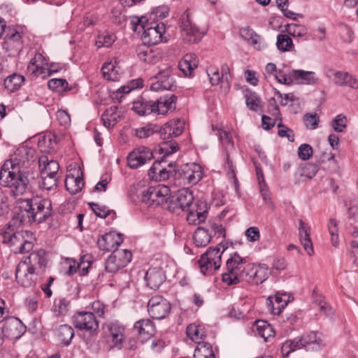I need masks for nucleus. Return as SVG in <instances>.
Listing matches in <instances>:
<instances>
[{"mask_svg": "<svg viewBox=\"0 0 358 358\" xmlns=\"http://www.w3.org/2000/svg\"><path fill=\"white\" fill-rule=\"evenodd\" d=\"M245 103L248 108L253 111H257L260 107L261 99L255 93L250 91L245 94Z\"/></svg>", "mask_w": 358, "mask_h": 358, "instance_id": "nucleus-50", "label": "nucleus"}, {"mask_svg": "<svg viewBox=\"0 0 358 358\" xmlns=\"http://www.w3.org/2000/svg\"><path fill=\"white\" fill-rule=\"evenodd\" d=\"M175 178L179 185H194L203 178V169L196 163H187L180 166Z\"/></svg>", "mask_w": 358, "mask_h": 358, "instance_id": "nucleus-8", "label": "nucleus"}, {"mask_svg": "<svg viewBox=\"0 0 358 358\" xmlns=\"http://www.w3.org/2000/svg\"><path fill=\"white\" fill-rule=\"evenodd\" d=\"M327 76L329 78L331 79L335 84L338 85H347V79L348 77V73L347 72L329 70L327 72Z\"/></svg>", "mask_w": 358, "mask_h": 358, "instance_id": "nucleus-51", "label": "nucleus"}, {"mask_svg": "<svg viewBox=\"0 0 358 358\" xmlns=\"http://www.w3.org/2000/svg\"><path fill=\"white\" fill-rule=\"evenodd\" d=\"M217 135L218 136L220 141L222 145L224 146L226 150L233 147V142L231 141V134L224 130L219 129L217 131Z\"/></svg>", "mask_w": 358, "mask_h": 358, "instance_id": "nucleus-64", "label": "nucleus"}, {"mask_svg": "<svg viewBox=\"0 0 358 358\" xmlns=\"http://www.w3.org/2000/svg\"><path fill=\"white\" fill-rule=\"evenodd\" d=\"M248 264L246 259L237 252L231 254L226 262L225 271L222 275V281L228 285H232L243 280Z\"/></svg>", "mask_w": 358, "mask_h": 358, "instance_id": "nucleus-4", "label": "nucleus"}, {"mask_svg": "<svg viewBox=\"0 0 358 358\" xmlns=\"http://www.w3.org/2000/svg\"><path fill=\"white\" fill-rule=\"evenodd\" d=\"M211 236L203 227H198L194 234V241L196 246L205 247L210 241Z\"/></svg>", "mask_w": 358, "mask_h": 358, "instance_id": "nucleus-45", "label": "nucleus"}, {"mask_svg": "<svg viewBox=\"0 0 358 358\" xmlns=\"http://www.w3.org/2000/svg\"><path fill=\"white\" fill-rule=\"evenodd\" d=\"M259 192H260L265 203L267 204L270 208L273 209L274 205H273V203L272 202V200H271V198L270 196V192H269L268 187L265 181L262 180V182H260V183H259Z\"/></svg>", "mask_w": 358, "mask_h": 358, "instance_id": "nucleus-60", "label": "nucleus"}, {"mask_svg": "<svg viewBox=\"0 0 358 358\" xmlns=\"http://www.w3.org/2000/svg\"><path fill=\"white\" fill-rule=\"evenodd\" d=\"M123 238L120 234L109 232L104 234L97 241L99 248L103 251H110L120 245Z\"/></svg>", "mask_w": 358, "mask_h": 358, "instance_id": "nucleus-29", "label": "nucleus"}, {"mask_svg": "<svg viewBox=\"0 0 358 358\" xmlns=\"http://www.w3.org/2000/svg\"><path fill=\"white\" fill-rule=\"evenodd\" d=\"M178 66L185 74H190L198 66L197 57L194 54H187L179 62Z\"/></svg>", "mask_w": 358, "mask_h": 358, "instance_id": "nucleus-40", "label": "nucleus"}, {"mask_svg": "<svg viewBox=\"0 0 358 358\" xmlns=\"http://www.w3.org/2000/svg\"><path fill=\"white\" fill-rule=\"evenodd\" d=\"M170 196V188L164 185H158L145 189L143 193L142 200L148 206H158L166 203Z\"/></svg>", "mask_w": 358, "mask_h": 358, "instance_id": "nucleus-10", "label": "nucleus"}, {"mask_svg": "<svg viewBox=\"0 0 358 358\" xmlns=\"http://www.w3.org/2000/svg\"><path fill=\"white\" fill-rule=\"evenodd\" d=\"M171 305L169 302L162 296H154L148 303V311L153 319H164L169 315Z\"/></svg>", "mask_w": 358, "mask_h": 358, "instance_id": "nucleus-16", "label": "nucleus"}, {"mask_svg": "<svg viewBox=\"0 0 358 358\" xmlns=\"http://www.w3.org/2000/svg\"><path fill=\"white\" fill-rule=\"evenodd\" d=\"M138 338L144 342L152 338L155 334V327L150 319H142L137 321L134 326Z\"/></svg>", "mask_w": 358, "mask_h": 358, "instance_id": "nucleus-24", "label": "nucleus"}, {"mask_svg": "<svg viewBox=\"0 0 358 358\" xmlns=\"http://www.w3.org/2000/svg\"><path fill=\"white\" fill-rule=\"evenodd\" d=\"M57 336L63 345L68 346L74 336V330L69 325H61L57 330Z\"/></svg>", "mask_w": 358, "mask_h": 358, "instance_id": "nucleus-41", "label": "nucleus"}, {"mask_svg": "<svg viewBox=\"0 0 358 358\" xmlns=\"http://www.w3.org/2000/svg\"><path fill=\"white\" fill-rule=\"evenodd\" d=\"M115 39V36L110 34H103L98 36L96 44L98 48L106 47L112 45Z\"/></svg>", "mask_w": 358, "mask_h": 358, "instance_id": "nucleus-58", "label": "nucleus"}, {"mask_svg": "<svg viewBox=\"0 0 358 358\" xmlns=\"http://www.w3.org/2000/svg\"><path fill=\"white\" fill-rule=\"evenodd\" d=\"M329 232L331 235V244L334 247H337L339 244V238L338 234V227L336 221L334 219H330L328 224Z\"/></svg>", "mask_w": 358, "mask_h": 358, "instance_id": "nucleus-56", "label": "nucleus"}, {"mask_svg": "<svg viewBox=\"0 0 358 358\" xmlns=\"http://www.w3.org/2000/svg\"><path fill=\"white\" fill-rule=\"evenodd\" d=\"M83 172L79 167L69 171L65 179L66 190L74 194L79 192L84 186Z\"/></svg>", "mask_w": 358, "mask_h": 358, "instance_id": "nucleus-20", "label": "nucleus"}, {"mask_svg": "<svg viewBox=\"0 0 358 358\" xmlns=\"http://www.w3.org/2000/svg\"><path fill=\"white\" fill-rule=\"evenodd\" d=\"M153 157L152 150L145 146L134 148L127 156V164L133 169H138L150 162Z\"/></svg>", "mask_w": 358, "mask_h": 358, "instance_id": "nucleus-17", "label": "nucleus"}, {"mask_svg": "<svg viewBox=\"0 0 358 358\" xmlns=\"http://www.w3.org/2000/svg\"><path fill=\"white\" fill-rule=\"evenodd\" d=\"M176 99V96L174 95L169 97H160L157 101H154V113L165 115L174 110Z\"/></svg>", "mask_w": 358, "mask_h": 358, "instance_id": "nucleus-32", "label": "nucleus"}, {"mask_svg": "<svg viewBox=\"0 0 358 358\" xmlns=\"http://www.w3.org/2000/svg\"><path fill=\"white\" fill-rule=\"evenodd\" d=\"M166 279L164 271L160 268H149L145 275L147 285L152 289H158Z\"/></svg>", "mask_w": 358, "mask_h": 358, "instance_id": "nucleus-30", "label": "nucleus"}, {"mask_svg": "<svg viewBox=\"0 0 358 358\" xmlns=\"http://www.w3.org/2000/svg\"><path fill=\"white\" fill-rule=\"evenodd\" d=\"M35 159V150L27 146H21L15 150L10 159L4 162L2 167L15 171L27 173L26 170Z\"/></svg>", "mask_w": 358, "mask_h": 358, "instance_id": "nucleus-6", "label": "nucleus"}, {"mask_svg": "<svg viewBox=\"0 0 358 358\" xmlns=\"http://www.w3.org/2000/svg\"><path fill=\"white\" fill-rule=\"evenodd\" d=\"M120 115L117 106H113L103 112L101 115V120L106 127L110 128L117 124Z\"/></svg>", "mask_w": 358, "mask_h": 358, "instance_id": "nucleus-38", "label": "nucleus"}, {"mask_svg": "<svg viewBox=\"0 0 358 358\" xmlns=\"http://www.w3.org/2000/svg\"><path fill=\"white\" fill-rule=\"evenodd\" d=\"M4 336L11 340L20 338L26 331V327L16 317H10L5 321L2 327Z\"/></svg>", "mask_w": 358, "mask_h": 358, "instance_id": "nucleus-19", "label": "nucleus"}, {"mask_svg": "<svg viewBox=\"0 0 358 358\" xmlns=\"http://www.w3.org/2000/svg\"><path fill=\"white\" fill-rule=\"evenodd\" d=\"M162 161H156L150 168L148 175L152 180H165L169 178L171 171L162 166Z\"/></svg>", "mask_w": 358, "mask_h": 358, "instance_id": "nucleus-37", "label": "nucleus"}, {"mask_svg": "<svg viewBox=\"0 0 358 358\" xmlns=\"http://www.w3.org/2000/svg\"><path fill=\"white\" fill-rule=\"evenodd\" d=\"M138 57L148 64H155L161 59L160 51L157 48L142 44L136 49Z\"/></svg>", "mask_w": 358, "mask_h": 358, "instance_id": "nucleus-27", "label": "nucleus"}, {"mask_svg": "<svg viewBox=\"0 0 358 358\" xmlns=\"http://www.w3.org/2000/svg\"><path fill=\"white\" fill-rule=\"evenodd\" d=\"M256 328L258 334L265 341L274 337L275 330L273 327L264 320H258L256 322Z\"/></svg>", "mask_w": 358, "mask_h": 358, "instance_id": "nucleus-43", "label": "nucleus"}, {"mask_svg": "<svg viewBox=\"0 0 358 358\" xmlns=\"http://www.w3.org/2000/svg\"><path fill=\"white\" fill-rule=\"evenodd\" d=\"M291 76L294 78V82L301 85H314L317 82V78L315 77V72L306 71L303 70L291 71Z\"/></svg>", "mask_w": 358, "mask_h": 358, "instance_id": "nucleus-35", "label": "nucleus"}, {"mask_svg": "<svg viewBox=\"0 0 358 358\" xmlns=\"http://www.w3.org/2000/svg\"><path fill=\"white\" fill-rule=\"evenodd\" d=\"M179 149L178 145L176 141H171L163 142L160 145L159 152L163 155L161 159L162 162H165V158L178 151Z\"/></svg>", "mask_w": 358, "mask_h": 358, "instance_id": "nucleus-47", "label": "nucleus"}, {"mask_svg": "<svg viewBox=\"0 0 358 358\" xmlns=\"http://www.w3.org/2000/svg\"><path fill=\"white\" fill-rule=\"evenodd\" d=\"M222 251L220 247L210 248L201 256L198 263L201 272L204 275H210L214 271H217L220 268L222 255L225 250L224 246H222Z\"/></svg>", "mask_w": 358, "mask_h": 358, "instance_id": "nucleus-9", "label": "nucleus"}, {"mask_svg": "<svg viewBox=\"0 0 358 358\" xmlns=\"http://www.w3.org/2000/svg\"><path fill=\"white\" fill-rule=\"evenodd\" d=\"M23 82V76L13 73L4 79V86L8 91L12 92L17 90Z\"/></svg>", "mask_w": 358, "mask_h": 358, "instance_id": "nucleus-46", "label": "nucleus"}, {"mask_svg": "<svg viewBox=\"0 0 358 358\" xmlns=\"http://www.w3.org/2000/svg\"><path fill=\"white\" fill-rule=\"evenodd\" d=\"M207 214L206 206L202 202L199 203L195 209H192L189 211L187 215V221L189 224H199L205 221Z\"/></svg>", "mask_w": 358, "mask_h": 358, "instance_id": "nucleus-33", "label": "nucleus"}, {"mask_svg": "<svg viewBox=\"0 0 358 358\" xmlns=\"http://www.w3.org/2000/svg\"><path fill=\"white\" fill-rule=\"evenodd\" d=\"M59 176H41V187L47 190L55 189L57 187Z\"/></svg>", "mask_w": 358, "mask_h": 358, "instance_id": "nucleus-57", "label": "nucleus"}, {"mask_svg": "<svg viewBox=\"0 0 358 358\" xmlns=\"http://www.w3.org/2000/svg\"><path fill=\"white\" fill-rule=\"evenodd\" d=\"M132 110L140 115L150 114L154 112V101L140 98L134 101Z\"/></svg>", "mask_w": 358, "mask_h": 358, "instance_id": "nucleus-39", "label": "nucleus"}, {"mask_svg": "<svg viewBox=\"0 0 358 358\" xmlns=\"http://www.w3.org/2000/svg\"><path fill=\"white\" fill-rule=\"evenodd\" d=\"M101 71L104 78L110 81L119 80L122 75L120 67L115 62L104 64Z\"/></svg>", "mask_w": 358, "mask_h": 358, "instance_id": "nucleus-36", "label": "nucleus"}, {"mask_svg": "<svg viewBox=\"0 0 358 358\" xmlns=\"http://www.w3.org/2000/svg\"><path fill=\"white\" fill-rule=\"evenodd\" d=\"M276 46L280 51L288 52L292 50L294 44L292 38L286 34H278L277 36Z\"/></svg>", "mask_w": 358, "mask_h": 358, "instance_id": "nucleus-49", "label": "nucleus"}, {"mask_svg": "<svg viewBox=\"0 0 358 358\" xmlns=\"http://www.w3.org/2000/svg\"><path fill=\"white\" fill-rule=\"evenodd\" d=\"M3 47L6 51L20 52L22 48L21 34L15 29L8 28Z\"/></svg>", "mask_w": 358, "mask_h": 358, "instance_id": "nucleus-26", "label": "nucleus"}, {"mask_svg": "<svg viewBox=\"0 0 358 358\" xmlns=\"http://www.w3.org/2000/svg\"><path fill=\"white\" fill-rule=\"evenodd\" d=\"M193 201L192 192L188 188H182L178 190L172 199L169 205V209L173 213L180 214V212L189 210Z\"/></svg>", "mask_w": 358, "mask_h": 358, "instance_id": "nucleus-13", "label": "nucleus"}, {"mask_svg": "<svg viewBox=\"0 0 358 358\" xmlns=\"http://www.w3.org/2000/svg\"><path fill=\"white\" fill-rule=\"evenodd\" d=\"M213 355H214V352L210 343L199 342L194 350V358H201L202 357H210Z\"/></svg>", "mask_w": 358, "mask_h": 358, "instance_id": "nucleus-48", "label": "nucleus"}, {"mask_svg": "<svg viewBox=\"0 0 358 358\" xmlns=\"http://www.w3.org/2000/svg\"><path fill=\"white\" fill-rule=\"evenodd\" d=\"M181 35L184 41L195 43L203 37V34L192 22L190 13L186 10L180 17Z\"/></svg>", "mask_w": 358, "mask_h": 358, "instance_id": "nucleus-11", "label": "nucleus"}, {"mask_svg": "<svg viewBox=\"0 0 358 358\" xmlns=\"http://www.w3.org/2000/svg\"><path fill=\"white\" fill-rule=\"evenodd\" d=\"M13 211V222L41 223L52 215V203L49 199L31 198L20 200Z\"/></svg>", "mask_w": 358, "mask_h": 358, "instance_id": "nucleus-1", "label": "nucleus"}, {"mask_svg": "<svg viewBox=\"0 0 358 358\" xmlns=\"http://www.w3.org/2000/svg\"><path fill=\"white\" fill-rule=\"evenodd\" d=\"M185 123L180 119L172 120L159 128L160 136L163 139L177 137L183 131Z\"/></svg>", "mask_w": 358, "mask_h": 358, "instance_id": "nucleus-28", "label": "nucleus"}, {"mask_svg": "<svg viewBox=\"0 0 358 358\" xmlns=\"http://www.w3.org/2000/svg\"><path fill=\"white\" fill-rule=\"evenodd\" d=\"M147 19L145 17H136L132 20L133 29L136 31L138 27L143 29V38L145 43L150 45H155L162 41V36L165 31V26L163 23H159L152 26L145 24Z\"/></svg>", "mask_w": 358, "mask_h": 358, "instance_id": "nucleus-7", "label": "nucleus"}, {"mask_svg": "<svg viewBox=\"0 0 358 358\" xmlns=\"http://www.w3.org/2000/svg\"><path fill=\"white\" fill-rule=\"evenodd\" d=\"M240 34L243 38L258 50H262L266 46L262 41L261 36L250 27L241 29Z\"/></svg>", "mask_w": 358, "mask_h": 358, "instance_id": "nucleus-34", "label": "nucleus"}, {"mask_svg": "<svg viewBox=\"0 0 358 358\" xmlns=\"http://www.w3.org/2000/svg\"><path fill=\"white\" fill-rule=\"evenodd\" d=\"M93 262V257L90 254H86L80 257V262H78V272L80 275H85L88 273V269Z\"/></svg>", "mask_w": 358, "mask_h": 358, "instance_id": "nucleus-53", "label": "nucleus"}, {"mask_svg": "<svg viewBox=\"0 0 358 358\" xmlns=\"http://www.w3.org/2000/svg\"><path fill=\"white\" fill-rule=\"evenodd\" d=\"M186 333L187 336L193 341L199 343L200 340L206 338V334L204 328L195 323L187 326Z\"/></svg>", "mask_w": 358, "mask_h": 358, "instance_id": "nucleus-42", "label": "nucleus"}, {"mask_svg": "<svg viewBox=\"0 0 358 358\" xmlns=\"http://www.w3.org/2000/svg\"><path fill=\"white\" fill-rule=\"evenodd\" d=\"M48 86L50 90L57 91L58 92L69 91L71 90L69 87L68 82L62 78H52L50 80L48 83Z\"/></svg>", "mask_w": 358, "mask_h": 358, "instance_id": "nucleus-52", "label": "nucleus"}, {"mask_svg": "<svg viewBox=\"0 0 358 358\" xmlns=\"http://www.w3.org/2000/svg\"><path fill=\"white\" fill-rule=\"evenodd\" d=\"M69 301L64 298L55 299L52 310L57 315H64L68 311Z\"/></svg>", "mask_w": 358, "mask_h": 358, "instance_id": "nucleus-55", "label": "nucleus"}, {"mask_svg": "<svg viewBox=\"0 0 358 358\" xmlns=\"http://www.w3.org/2000/svg\"><path fill=\"white\" fill-rule=\"evenodd\" d=\"M303 120L307 129H315L317 127L319 117L316 113H306Z\"/></svg>", "mask_w": 358, "mask_h": 358, "instance_id": "nucleus-63", "label": "nucleus"}, {"mask_svg": "<svg viewBox=\"0 0 358 358\" xmlns=\"http://www.w3.org/2000/svg\"><path fill=\"white\" fill-rule=\"evenodd\" d=\"M296 338L300 349L305 348L307 350L317 351L321 349L323 345L322 339L315 331L308 332Z\"/></svg>", "mask_w": 358, "mask_h": 358, "instance_id": "nucleus-21", "label": "nucleus"}, {"mask_svg": "<svg viewBox=\"0 0 358 358\" xmlns=\"http://www.w3.org/2000/svg\"><path fill=\"white\" fill-rule=\"evenodd\" d=\"M131 259V253L127 250H115L108 257L105 269L108 273H115L126 266Z\"/></svg>", "mask_w": 358, "mask_h": 358, "instance_id": "nucleus-14", "label": "nucleus"}, {"mask_svg": "<svg viewBox=\"0 0 358 358\" xmlns=\"http://www.w3.org/2000/svg\"><path fill=\"white\" fill-rule=\"evenodd\" d=\"M286 31L294 37H301L307 34L305 26L298 24H289L286 26Z\"/></svg>", "mask_w": 358, "mask_h": 358, "instance_id": "nucleus-54", "label": "nucleus"}, {"mask_svg": "<svg viewBox=\"0 0 358 358\" xmlns=\"http://www.w3.org/2000/svg\"><path fill=\"white\" fill-rule=\"evenodd\" d=\"M159 130V127L157 124H147L143 127L134 129L133 133L138 138H146L158 132Z\"/></svg>", "mask_w": 358, "mask_h": 358, "instance_id": "nucleus-44", "label": "nucleus"}, {"mask_svg": "<svg viewBox=\"0 0 358 358\" xmlns=\"http://www.w3.org/2000/svg\"><path fill=\"white\" fill-rule=\"evenodd\" d=\"M22 222H14L13 217L1 231L2 242L11 248L14 253H24L31 251L34 247L35 237L29 231H20L18 227Z\"/></svg>", "mask_w": 358, "mask_h": 358, "instance_id": "nucleus-2", "label": "nucleus"}, {"mask_svg": "<svg viewBox=\"0 0 358 358\" xmlns=\"http://www.w3.org/2000/svg\"><path fill=\"white\" fill-rule=\"evenodd\" d=\"M27 173L15 171L1 167L0 171V183L9 189L13 196L22 195L27 189Z\"/></svg>", "mask_w": 358, "mask_h": 358, "instance_id": "nucleus-5", "label": "nucleus"}, {"mask_svg": "<svg viewBox=\"0 0 358 358\" xmlns=\"http://www.w3.org/2000/svg\"><path fill=\"white\" fill-rule=\"evenodd\" d=\"M41 176H59V163L53 159H49L47 156H42L38 161Z\"/></svg>", "mask_w": 358, "mask_h": 358, "instance_id": "nucleus-31", "label": "nucleus"}, {"mask_svg": "<svg viewBox=\"0 0 358 358\" xmlns=\"http://www.w3.org/2000/svg\"><path fill=\"white\" fill-rule=\"evenodd\" d=\"M289 301V296L287 293H276L266 299V306L269 311L273 315H279Z\"/></svg>", "mask_w": 358, "mask_h": 358, "instance_id": "nucleus-22", "label": "nucleus"}, {"mask_svg": "<svg viewBox=\"0 0 358 358\" xmlns=\"http://www.w3.org/2000/svg\"><path fill=\"white\" fill-rule=\"evenodd\" d=\"M172 71V69L169 66L160 70L158 73L151 79L152 80L150 86L151 90L155 92L173 90L176 87V85Z\"/></svg>", "mask_w": 358, "mask_h": 358, "instance_id": "nucleus-15", "label": "nucleus"}, {"mask_svg": "<svg viewBox=\"0 0 358 358\" xmlns=\"http://www.w3.org/2000/svg\"><path fill=\"white\" fill-rule=\"evenodd\" d=\"M268 267L266 264L249 263L243 280L249 283L258 285L264 282L268 277Z\"/></svg>", "mask_w": 358, "mask_h": 358, "instance_id": "nucleus-18", "label": "nucleus"}, {"mask_svg": "<svg viewBox=\"0 0 358 358\" xmlns=\"http://www.w3.org/2000/svg\"><path fill=\"white\" fill-rule=\"evenodd\" d=\"M72 319L76 328L88 331L91 335L97 334L99 322L93 313L90 311L78 312Z\"/></svg>", "mask_w": 358, "mask_h": 358, "instance_id": "nucleus-12", "label": "nucleus"}, {"mask_svg": "<svg viewBox=\"0 0 358 358\" xmlns=\"http://www.w3.org/2000/svg\"><path fill=\"white\" fill-rule=\"evenodd\" d=\"M46 263L45 252L43 250L34 251L18 264L15 273L17 282L23 287H31L34 284L35 271L38 268L43 270Z\"/></svg>", "mask_w": 358, "mask_h": 358, "instance_id": "nucleus-3", "label": "nucleus"}, {"mask_svg": "<svg viewBox=\"0 0 358 358\" xmlns=\"http://www.w3.org/2000/svg\"><path fill=\"white\" fill-rule=\"evenodd\" d=\"M334 131L342 132L347 127V118L343 114H339L332 121L331 124Z\"/></svg>", "mask_w": 358, "mask_h": 358, "instance_id": "nucleus-62", "label": "nucleus"}, {"mask_svg": "<svg viewBox=\"0 0 358 358\" xmlns=\"http://www.w3.org/2000/svg\"><path fill=\"white\" fill-rule=\"evenodd\" d=\"M106 332L111 339L113 348H120L124 339V327L118 322H111L106 324Z\"/></svg>", "mask_w": 358, "mask_h": 358, "instance_id": "nucleus-25", "label": "nucleus"}, {"mask_svg": "<svg viewBox=\"0 0 358 358\" xmlns=\"http://www.w3.org/2000/svg\"><path fill=\"white\" fill-rule=\"evenodd\" d=\"M206 71L212 85H217L222 82L221 73L217 68L210 66L207 69Z\"/></svg>", "mask_w": 358, "mask_h": 358, "instance_id": "nucleus-61", "label": "nucleus"}, {"mask_svg": "<svg viewBox=\"0 0 358 358\" xmlns=\"http://www.w3.org/2000/svg\"><path fill=\"white\" fill-rule=\"evenodd\" d=\"M300 349L296 338L294 340L286 341L282 343L281 347V352L283 357H287L289 355L296 350Z\"/></svg>", "mask_w": 358, "mask_h": 358, "instance_id": "nucleus-59", "label": "nucleus"}, {"mask_svg": "<svg viewBox=\"0 0 358 358\" xmlns=\"http://www.w3.org/2000/svg\"><path fill=\"white\" fill-rule=\"evenodd\" d=\"M47 62L45 57L41 53L35 54L34 57L30 60L27 71L31 75L38 76H45L46 71L53 72V69H48Z\"/></svg>", "mask_w": 358, "mask_h": 358, "instance_id": "nucleus-23", "label": "nucleus"}]
</instances>
